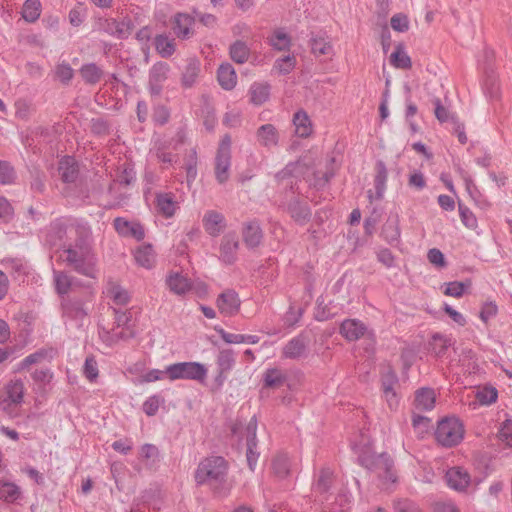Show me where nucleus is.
Returning a JSON list of instances; mask_svg holds the SVG:
<instances>
[{"instance_id": "nucleus-5", "label": "nucleus", "mask_w": 512, "mask_h": 512, "mask_svg": "<svg viewBox=\"0 0 512 512\" xmlns=\"http://www.w3.org/2000/svg\"><path fill=\"white\" fill-rule=\"evenodd\" d=\"M464 437V427L456 417H447L439 421L436 429V439L443 446L459 444Z\"/></svg>"}, {"instance_id": "nucleus-46", "label": "nucleus", "mask_w": 512, "mask_h": 512, "mask_svg": "<svg viewBox=\"0 0 512 512\" xmlns=\"http://www.w3.org/2000/svg\"><path fill=\"white\" fill-rule=\"evenodd\" d=\"M15 116L21 120H28L33 114V107L24 100H18L15 103Z\"/></svg>"}, {"instance_id": "nucleus-26", "label": "nucleus", "mask_w": 512, "mask_h": 512, "mask_svg": "<svg viewBox=\"0 0 512 512\" xmlns=\"http://www.w3.org/2000/svg\"><path fill=\"white\" fill-rule=\"evenodd\" d=\"M286 380L285 374L278 368H269L263 373L264 386L271 389L281 387Z\"/></svg>"}, {"instance_id": "nucleus-27", "label": "nucleus", "mask_w": 512, "mask_h": 512, "mask_svg": "<svg viewBox=\"0 0 512 512\" xmlns=\"http://www.w3.org/2000/svg\"><path fill=\"white\" fill-rule=\"evenodd\" d=\"M471 287V281L467 280L464 282L452 281L443 284V294L446 296L460 298Z\"/></svg>"}, {"instance_id": "nucleus-16", "label": "nucleus", "mask_w": 512, "mask_h": 512, "mask_svg": "<svg viewBox=\"0 0 512 512\" xmlns=\"http://www.w3.org/2000/svg\"><path fill=\"white\" fill-rule=\"evenodd\" d=\"M270 95V87L266 83L255 82L248 90L249 102L253 105L260 106L264 104Z\"/></svg>"}, {"instance_id": "nucleus-15", "label": "nucleus", "mask_w": 512, "mask_h": 512, "mask_svg": "<svg viewBox=\"0 0 512 512\" xmlns=\"http://www.w3.org/2000/svg\"><path fill=\"white\" fill-rule=\"evenodd\" d=\"M436 395L430 388H421L415 392V408L422 411L432 410L435 406Z\"/></svg>"}, {"instance_id": "nucleus-6", "label": "nucleus", "mask_w": 512, "mask_h": 512, "mask_svg": "<svg viewBox=\"0 0 512 512\" xmlns=\"http://www.w3.org/2000/svg\"><path fill=\"white\" fill-rule=\"evenodd\" d=\"M231 138L226 135L222 138L216 155L215 175L219 183L229 178Z\"/></svg>"}, {"instance_id": "nucleus-51", "label": "nucleus", "mask_w": 512, "mask_h": 512, "mask_svg": "<svg viewBox=\"0 0 512 512\" xmlns=\"http://www.w3.org/2000/svg\"><path fill=\"white\" fill-rule=\"evenodd\" d=\"M31 377L33 381L39 384L40 386H45L52 381L53 373L49 369H39L35 370L32 373Z\"/></svg>"}, {"instance_id": "nucleus-39", "label": "nucleus", "mask_w": 512, "mask_h": 512, "mask_svg": "<svg viewBox=\"0 0 512 512\" xmlns=\"http://www.w3.org/2000/svg\"><path fill=\"white\" fill-rule=\"evenodd\" d=\"M235 363V358L233 355V352L230 350H224L221 351L218 359L217 364L219 366L220 374H224L228 371H230Z\"/></svg>"}, {"instance_id": "nucleus-45", "label": "nucleus", "mask_w": 512, "mask_h": 512, "mask_svg": "<svg viewBox=\"0 0 512 512\" xmlns=\"http://www.w3.org/2000/svg\"><path fill=\"white\" fill-rule=\"evenodd\" d=\"M162 403L163 399H161L159 396H150L143 403V411L148 416H154Z\"/></svg>"}, {"instance_id": "nucleus-7", "label": "nucleus", "mask_w": 512, "mask_h": 512, "mask_svg": "<svg viewBox=\"0 0 512 512\" xmlns=\"http://www.w3.org/2000/svg\"><path fill=\"white\" fill-rule=\"evenodd\" d=\"M165 284L169 291L177 296H185L192 292L193 281L182 272L170 271L165 278Z\"/></svg>"}, {"instance_id": "nucleus-32", "label": "nucleus", "mask_w": 512, "mask_h": 512, "mask_svg": "<svg viewBox=\"0 0 512 512\" xmlns=\"http://www.w3.org/2000/svg\"><path fill=\"white\" fill-rule=\"evenodd\" d=\"M244 241L249 247H256L262 239V233L258 225L249 224L243 232Z\"/></svg>"}, {"instance_id": "nucleus-57", "label": "nucleus", "mask_w": 512, "mask_h": 512, "mask_svg": "<svg viewBox=\"0 0 512 512\" xmlns=\"http://www.w3.org/2000/svg\"><path fill=\"white\" fill-rule=\"evenodd\" d=\"M427 258L429 262L435 266L443 267L445 265L444 255L439 249H430L428 251Z\"/></svg>"}, {"instance_id": "nucleus-13", "label": "nucleus", "mask_w": 512, "mask_h": 512, "mask_svg": "<svg viewBox=\"0 0 512 512\" xmlns=\"http://www.w3.org/2000/svg\"><path fill=\"white\" fill-rule=\"evenodd\" d=\"M114 227L119 234L131 236L137 240L143 239L145 235L142 225L137 222H129L122 218L115 219Z\"/></svg>"}, {"instance_id": "nucleus-10", "label": "nucleus", "mask_w": 512, "mask_h": 512, "mask_svg": "<svg viewBox=\"0 0 512 512\" xmlns=\"http://www.w3.org/2000/svg\"><path fill=\"white\" fill-rule=\"evenodd\" d=\"M447 484L457 491H464L471 482L469 473L462 467H453L446 473Z\"/></svg>"}, {"instance_id": "nucleus-18", "label": "nucleus", "mask_w": 512, "mask_h": 512, "mask_svg": "<svg viewBox=\"0 0 512 512\" xmlns=\"http://www.w3.org/2000/svg\"><path fill=\"white\" fill-rule=\"evenodd\" d=\"M55 355V351L52 349L48 350H39L33 354L28 355L25 357L19 364H18V371L28 369L33 364H39L45 361H51Z\"/></svg>"}, {"instance_id": "nucleus-21", "label": "nucleus", "mask_w": 512, "mask_h": 512, "mask_svg": "<svg viewBox=\"0 0 512 512\" xmlns=\"http://www.w3.org/2000/svg\"><path fill=\"white\" fill-rule=\"evenodd\" d=\"M496 438L503 449L512 451V418H506L499 424Z\"/></svg>"}, {"instance_id": "nucleus-31", "label": "nucleus", "mask_w": 512, "mask_h": 512, "mask_svg": "<svg viewBox=\"0 0 512 512\" xmlns=\"http://www.w3.org/2000/svg\"><path fill=\"white\" fill-rule=\"evenodd\" d=\"M8 399L14 404H20L24 396V384L21 380H12L6 386Z\"/></svg>"}, {"instance_id": "nucleus-22", "label": "nucleus", "mask_w": 512, "mask_h": 512, "mask_svg": "<svg viewBox=\"0 0 512 512\" xmlns=\"http://www.w3.org/2000/svg\"><path fill=\"white\" fill-rule=\"evenodd\" d=\"M134 259L139 266L145 269L153 268L156 262L155 253L150 245L137 248L134 252Z\"/></svg>"}, {"instance_id": "nucleus-25", "label": "nucleus", "mask_w": 512, "mask_h": 512, "mask_svg": "<svg viewBox=\"0 0 512 512\" xmlns=\"http://www.w3.org/2000/svg\"><path fill=\"white\" fill-rule=\"evenodd\" d=\"M59 173L64 182H73L78 173L76 162L72 157H64L59 164Z\"/></svg>"}, {"instance_id": "nucleus-35", "label": "nucleus", "mask_w": 512, "mask_h": 512, "mask_svg": "<svg viewBox=\"0 0 512 512\" xmlns=\"http://www.w3.org/2000/svg\"><path fill=\"white\" fill-rule=\"evenodd\" d=\"M305 342L303 339H292L284 348V354L289 358H296L303 354L305 351Z\"/></svg>"}, {"instance_id": "nucleus-33", "label": "nucleus", "mask_w": 512, "mask_h": 512, "mask_svg": "<svg viewBox=\"0 0 512 512\" xmlns=\"http://www.w3.org/2000/svg\"><path fill=\"white\" fill-rule=\"evenodd\" d=\"M41 3L39 0H26L23 5V18L29 22H34L40 16Z\"/></svg>"}, {"instance_id": "nucleus-47", "label": "nucleus", "mask_w": 512, "mask_h": 512, "mask_svg": "<svg viewBox=\"0 0 512 512\" xmlns=\"http://www.w3.org/2000/svg\"><path fill=\"white\" fill-rule=\"evenodd\" d=\"M497 312L498 307L495 302H485L481 307L479 317L484 323H488L490 319L496 316Z\"/></svg>"}, {"instance_id": "nucleus-42", "label": "nucleus", "mask_w": 512, "mask_h": 512, "mask_svg": "<svg viewBox=\"0 0 512 512\" xmlns=\"http://www.w3.org/2000/svg\"><path fill=\"white\" fill-rule=\"evenodd\" d=\"M391 27L396 32H406L409 29V18L403 13L394 14L390 20Z\"/></svg>"}, {"instance_id": "nucleus-40", "label": "nucleus", "mask_w": 512, "mask_h": 512, "mask_svg": "<svg viewBox=\"0 0 512 512\" xmlns=\"http://www.w3.org/2000/svg\"><path fill=\"white\" fill-rule=\"evenodd\" d=\"M230 55L237 63H244L248 59L249 51L244 43L237 41L231 46Z\"/></svg>"}, {"instance_id": "nucleus-3", "label": "nucleus", "mask_w": 512, "mask_h": 512, "mask_svg": "<svg viewBox=\"0 0 512 512\" xmlns=\"http://www.w3.org/2000/svg\"><path fill=\"white\" fill-rule=\"evenodd\" d=\"M60 258L74 266V268L85 276L95 278L97 275L96 259L91 250L84 245L63 250Z\"/></svg>"}, {"instance_id": "nucleus-24", "label": "nucleus", "mask_w": 512, "mask_h": 512, "mask_svg": "<svg viewBox=\"0 0 512 512\" xmlns=\"http://www.w3.org/2000/svg\"><path fill=\"white\" fill-rule=\"evenodd\" d=\"M194 20L187 14L179 13L174 18L173 30L178 37H189L192 34Z\"/></svg>"}, {"instance_id": "nucleus-61", "label": "nucleus", "mask_w": 512, "mask_h": 512, "mask_svg": "<svg viewBox=\"0 0 512 512\" xmlns=\"http://www.w3.org/2000/svg\"><path fill=\"white\" fill-rule=\"evenodd\" d=\"M434 512H460L458 507L450 501H440L433 505Z\"/></svg>"}, {"instance_id": "nucleus-38", "label": "nucleus", "mask_w": 512, "mask_h": 512, "mask_svg": "<svg viewBox=\"0 0 512 512\" xmlns=\"http://www.w3.org/2000/svg\"><path fill=\"white\" fill-rule=\"evenodd\" d=\"M296 65V58L292 55H286L276 60L274 70L279 74L290 73Z\"/></svg>"}, {"instance_id": "nucleus-17", "label": "nucleus", "mask_w": 512, "mask_h": 512, "mask_svg": "<svg viewBox=\"0 0 512 512\" xmlns=\"http://www.w3.org/2000/svg\"><path fill=\"white\" fill-rule=\"evenodd\" d=\"M293 125L295 128V134L299 137H309L313 132L311 120L307 113L302 110L294 114Z\"/></svg>"}, {"instance_id": "nucleus-43", "label": "nucleus", "mask_w": 512, "mask_h": 512, "mask_svg": "<svg viewBox=\"0 0 512 512\" xmlns=\"http://www.w3.org/2000/svg\"><path fill=\"white\" fill-rule=\"evenodd\" d=\"M311 49L317 56L329 55L332 52V44L324 38H316L312 42Z\"/></svg>"}, {"instance_id": "nucleus-63", "label": "nucleus", "mask_w": 512, "mask_h": 512, "mask_svg": "<svg viewBox=\"0 0 512 512\" xmlns=\"http://www.w3.org/2000/svg\"><path fill=\"white\" fill-rule=\"evenodd\" d=\"M383 398L385 399L391 410H396L398 408L400 398L396 392V389L384 392Z\"/></svg>"}, {"instance_id": "nucleus-52", "label": "nucleus", "mask_w": 512, "mask_h": 512, "mask_svg": "<svg viewBox=\"0 0 512 512\" xmlns=\"http://www.w3.org/2000/svg\"><path fill=\"white\" fill-rule=\"evenodd\" d=\"M431 347L436 354H441L449 345V340L442 334H434L431 339Z\"/></svg>"}, {"instance_id": "nucleus-20", "label": "nucleus", "mask_w": 512, "mask_h": 512, "mask_svg": "<svg viewBox=\"0 0 512 512\" xmlns=\"http://www.w3.org/2000/svg\"><path fill=\"white\" fill-rule=\"evenodd\" d=\"M178 209V203L170 193L157 195V211L164 217H172Z\"/></svg>"}, {"instance_id": "nucleus-30", "label": "nucleus", "mask_w": 512, "mask_h": 512, "mask_svg": "<svg viewBox=\"0 0 512 512\" xmlns=\"http://www.w3.org/2000/svg\"><path fill=\"white\" fill-rule=\"evenodd\" d=\"M497 397L498 392L496 388L492 386L479 387L475 392V398L479 405H491L492 403L496 402Z\"/></svg>"}, {"instance_id": "nucleus-2", "label": "nucleus", "mask_w": 512, "mask_h": 512, "mask_svg": "<svg viewBox=\"0 0 512 512\" xmlns=\"http://www.w3.org/2000/svg\"><path fill=\"white\" fill-rule=\"evenodd\" d=\"M356 453L359 455V460L365 467L376 471L380 478H383L385 483H394L396 476L391 469V461L386 454L375 455L370 445H363L354 447Z\"/></svg>"}, {"instance_id": "nucleus-59", "label": "nucleus", "mask_w": 512, "mask_h": 512, "mask_svg": "<svg viewBox=\"0 0 512 512\" xmlns=\"http://www.w3.org/2000/svg\"><path fill=\"white\" fill-rule=\"evenodd\" d=\"M459 212L461 220L466 227L473 228L476 226V218L468 208L460 207Z\"/></svg>"}, {"instance_id": "nucleus-1", "label": "nucleus", "mask_w": 512, "mask_h": 512, "mask_svg": "<svg viewBox=\"0 0 512 512\" xmlns=\"http://www.w3.org/2000/svg\"><path fill=\"white\" fill-rule=\"evenodd\" d=\"M196 485L206 486L215 497L230 495L234 483L229 478V463L221 456H209L202 459L193 473Z\"/></svg>"}, {"instance_id": "nucleus-58", "label": "nucleus", "mask_w": 512, "mask_h": 512, "mask_svg": "<svg viewBox=\"0 0 512 512\" xmlns=\"http://www.w3.org/2000/svg\"><path fill=\"white\" fill-rule=\"evenodd\" d=\"M396 512H422L420 508L409 500H399L395 504Z\"/></svg>"}, {"instance_id": "nucleus-12", "label": "nucleus", "mask_w": 512, "mask_h": 512, "mask_svg": "<svg viewBox=\"0 0 512 512\" xmlns=\"http://www.w3.org/2000/svg\"><path fill=\"white\" fill-rule=\"evenodd\" d=\"M239 247L237 236L229 233L223 237L220 246V258L226 263H232L236 259V253Z\"/></svg>"}, {"instance_id": "nucleus-62", "label": "nucleus", "mask_w": 512, "mask_h": 512, "mask_svg": "<svg viewBox=\"0 0 512 512\" xmlns=\"http://www.w3.org/2000/svg\"><path fill=\"white\" fill-rule=\"evenodd\" d=\"M56 75L62 82H68L73 77V70L70 66L61 64L56 68Z\"/></svg>"}, {"instance_id": "nucleus-28", "label": "nucleus", "mask_w": 512, "mask_h": 512, "mask_svg": "<svg viewBox=\"0 0 512 512\" xmlns=\"http://www.w3.org/2000/svg\"><path fill=\"white\" fill-rule=\"evenodd\" d=\"M390 63L397 69H409L411 67V59L404 50L402 45H398L395 51L390 55Z\"/></svg>"}, {"instance_id": "nucleus-37", "label": "nucleus", "mask_w": 512, "mask_h": 512, "mask_svg": "<svg viewBox=\"0 0 512 512\" xmlns=\"http://www.w3.org/2000/svg\"><path fill=\"white\" fill-rule=\"evenodd\" d=\"M271 45L278 50H286L290 47L291 40L289 35L283 30H276L270 38Z\"/></svg>"}, {"instance_id": "nucleus-29", "label": "nucleus", "mask_w": 512, "mask_h": 512, "mask_svg": "<svg viewBox=\"0 0 512 512\" xmlns=\"http://www.w3.org/2000/svg\"><path fill=\"white\" fill-rule=\"evenodd\" d=\"M107 294L118 305H125L130 301L129 292L116 283L109 284Z\"/></svg>"}, {"instance_id": "nucleus-19", "label": "nucleus", "mask_w": 512, "mask_h": 512, "mask_svg": "<svg viewBox=\"0 0 512 512\" xmlns=\"http://www.w3.org/2000/svg\"><path fill=\"white\" fill-rule=\"evenodd\" d=\"M218 82L225 90H232L237 84V75L230 64H223L218 69Z\"/></svg>"}, {"instance_id": "nucleus-34", "label": "nucleus", "mask_w": 512, "mask_h": 512, "mask_svg": "<svg viewBox=\"0 0 512 512\" xmlns=\"http://www.w3.org/2000/svg\"><path fill=\"white\" fill-rule=\"evenodd\" d=\"M20 495L19 488L10 482L0 483V499L6 502H14Z\"/></svg>"}, {"instance_id": "nucleus-41", "label": "nucleus", "mask_w": 512, "mask_h": 512, "mask_svg": "<svg viewBox=\"0 0 512 512\" xmlns=\"http://www.w3.org/2000/svg\"><path fill=\"white\" fill-rule=\"evenodd\" d=\"M155 46L157 51L164 57L172 55L175 50L174 42L162 35L155 39Z\"/></svg>"}, {"instance_id": "nucleus-23", "label": "nucleus", "mask_w": 512, "mask_h": 512, "mask_svg": "<svg viewBox=\"0 0 512 512\" xmlns=\"http://www.w3.org/2000/svg\"><path fill=\"white\" fill-rule=\"evenodd\" d=\"M256 427V421L254 420H251L247 426V430L250 433V438L247 441V462L251 470H254L258 459V453L255 451Z\"/></svg>"}, {"instance_id": "nucleus-60", "label": "nucleus", "mask_w": 512, "mask_h": 512, "mask_svg": "<svg viewBox=\"0 0 512 512\" xmlns=\"http://www.w3.org/2000/svg\"><path fill=\"white\" fill-rule=\"evenodd\" d=\"M386 181H387V172L384 167H381L376 175L375 183H376V189L380 196L385 191L386 188Z\"/></svg>"}, {"instance_id": "nucleus-36", "label": "nucleus", "mask_w": 512, "mask_h": 512, "mask_svg": "<svg viewBox=\"0 0 512 512\" xmlns=\"http://www.w3.org/2000/svg\"><path fill=\"white\" fill-rule=\"evenodd\" d=\"M168 379L167 366L163 369H150L143 373L139 378V383H153Z\"/></svg>"}, {"instance_id": "nucleus-56", "label": "nucleus", "mask_w": 512, "mask_h": 512, "mask_svg": "<svg viewBox=\"0 0 512 512\" xmlns=\"http://www.w3.org/2000/svg\"><path fill=\"white\" fill-rule=\"evenodd\" d=\"M13 207L10 202L3 196H0V219L7 221L13 215Z\"/></svg>"}, {"instance_id": "nucleus-48", "label": "nucleus", "mask_w": 512, "mask_h": 512, "mask_svg": "<svg viewBox=\"0 0 512 512\" xmlns=\"http://www.w3.org/2000/svg\"><path fill=\"white\" fill-rule=\"evenodd\" d=\"M168 67L165 64H156L153 66L150 74V82L151 84H159L162 82L167 75Z\"/></svg>"}, {"instance_id": "nucleus-4", "label": "nucleus", "mask_w": 512, "mask_h": 512, "mask_svg": "<svg viewBox=\"0 0 512 512\" xmlns=\"http://www.w3.org/2000/svg\"><path fill=\"white\" fill-rule=\"evenodd\" d=\"M168 380L171 382L177 380H193L204 382L208 370L206 366L199 362H177L167 365Z\"/></svg>"}, {"instance_id": "nucleus-14", "label": "nucleus", "mask_w": 512, "mask_h": 512, "mask_svg": "<svg viewBox=\"0 0 512 512\" xmlns=\"http://www.w3.org/2000/svg\"><path fill=\"white\" fill-rule=\"evenodd\" d=\"M257 142L264 147H274L279 140V134L272 124L260 126L256 132Z\"/></svg>"}, {"instance_id": "nucleus-55", "label": "nucleus", "mask_w": 512, "mask_h": 512, "mask_svg": "<svg viewBox=\"0 0 512 512\" xmlns=\"http://www.w3.org/2000/svg\"><path fill=\"white\" fill-rule=\"evenodd\" d=\"M443 310L445 313L459 326H465L467 321L466 317L459 311L453 309L448 304H444Z\"/></svg>"}, {"instance_id": "nucleus-44", "label": "nucleus", "mask_w": 512, "mask_h": 512, "mask_svg": "<svg viewBox=\"0 0 512 512\" xmlns=\"http://www.w3.org/2000/svg\"><path fill=\"white\" fill-rule=\"evenodd\" d=\"M81 75L85 81L89 83H96L100 80L102 73L97 66L89 64L82 67Z\"/></svg>"}, {"instance_id": "nucleus-64", "label": "nucleus", "mask_w": 512, "mask_h": 512, "mask_svg": "<svg viewBox=\"0 0 512 512\" xmlns=\"http://www.w3.org/2000/svg\"><path fill=\"white\" fill-rule=\"evenodd\" d=\"M408 183L411 187H415L418 190L423 189L426 185L425 178H424L423 174L420 172H413L409 176Z\"/></svg>"}, {"instance_id": "nucleus-8", "label": "nucleus", "mask_w": 512, "mask_h": 512, "mask_svg": "<svg viewBox=\"0 0 512 512\" xmlns=\"http://www.w3.org/2000/svg\"><path fill=\"white\" fill-rule=\"evenodd\" d=\"M216 306L221 315L231 317L239 312L241 300L237 292L227 289L218 295Z\"/></svg>"}, {"instance_id": "nucleus-9", "label": "nucleus", "mask_w": 512, "mask_h": 512, "mask_svg": "<svg viewBox=\"0 0 512 512\" xmlns=\"http://www.w3.org/2000/svg\"><path fill=\"white\" fill-rule=\"evenodd\" d=\"M202 225L206 233L215 237L226 228V220L222 213L215 210H208L202 217Z\"/></svg>"}, {"instance_id": "nucleus-11", "label": "nucleus", "mask_w": 512, "mask_h": 512, "mask_svg": "<svg viewBox=\"0 0 512 512\" xmlns=\"http://www.w3.org/2000/svg\"><path fill=\"white\" fill-rule=\"evenodd\" d=\"M365 332V325L356 319L345 320L340 326L341 335L348 341L358 340Z\"/></svg>"}, {"instance_id": "nucleus-54", "label": "nucleus", "mask_w": 512, "mask_h": 512, "mask_svg": "<svg viewBox=\"0 0 512 512\" xmlns=\"http://www.w3.org/2000/svg\"><path fill=\"white\" fill-rule=\"evenodd\" d=\"M55 285L59 294H66L71 286V280L67 275L59 273L55 275Z\"/></svg>"}, {"instance_id": "nucleus-49", "label": "nucleus", "mask_w": 512, "mask_h": 512, "mask_svg": "<svg viewBox=\"0 0 512 512\" xmlns=\"http://www.w3.org/2000/svg\"><path fill=\"white\" fill-rule=\"evenodd\" d=\"M84 374L89 381H94L98 377V365L94 357H87L84 364Z\"/></svg>"}, {"instance_id": "nucleus-50", "label": "nucleus", "mask_w": 512, "mask_h": 512, "mask_svg": "<svg viewBox=\"0 0 512 512\" xmlns=\"http://www.w3.org/2000/svg\"><path fill=\"white\" fill-rule=\"evenodd\" d=\"M398 384L397 376L394 372L388 371L381 377V390L382 393L396 389Z\"/></svg>"}, {"instance_id": "nucleus-53", "label": "nucleus", "mask_w": 512, "mask_h": 512, "mask_svg": "<svg viewBox=\"0 0 512 512\" xmlns=\"http://www.w3.org/2000/svg\"><path fill=\"white\" fill-rule=\"evenodd\" d=\"M15 178L13 168L6 162H0V183L10 184Z\"/></svg>"}]
</instances>
